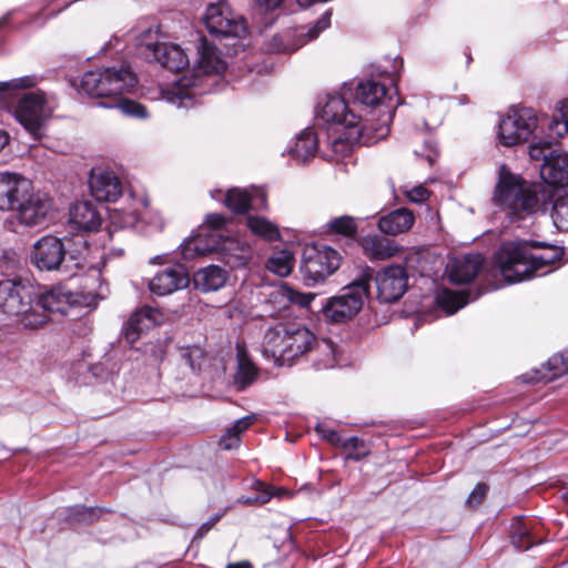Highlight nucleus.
I'll return each mask as SVG.
<instances>
[{"label":"nucleus","instance_id":"1","mask_svg":"<svg viewBox=\"0 0 568 568\" xmlns=\"http://www.w3.org/2000/svg\"><path fill=\"white\" fill-rule=\"evenodd\" d=\"M562 251L544 242L514 241L504 243L496 254L499 271L508 283H517L536 275L548 274L541 271L560 260Z\"/></svg>","mask_w":568,"mask_h":568},{"label":"nucleus","instance_id":"2","mask_svg":"<svg viewBox=\"0 0 568 568\" xmlns=\"http://www.w3.org/2000/svg\"><path fill=\"white\" fill-rule=\"evenodd\" d=\"M315 345L328 356L321 367L334 366L336 362L334 345L327 341L318 344L313 332L298 323H281L270 327L263 337L262 353L275 365H291L296 358L312 351Z\"/></svg>","mask_w":568,"mask_h":568},{"label":"nucleus","instance_id":"3","mask_svg":"<svg viewBox=\"0 0 568 568\" xmlns=\"http://www.w3.org/2000/svg\"><path fill=\"white\" fill-rule=\"evenodd\" d=\"M138 83L135 74L128 67H111L104 70L85 72L79 84V90L94 98H110L112 102H102L104 108H118L123 114L135 118H146V109L139 102L120 98Z\"/></svg>","mask_w":568,"mask_h":568},{"label":"nucleus","instance_id":"4","mask_svg":"<svg viewBox=\"0 0 568 568\" xmlns=\"http://www.w3.org/2000/svg\"><path fill=\"white\" fill-rule=\"evenodd\" d=\"M539 185L513 173L506 164H500L493 202L500 207L510 222H519L539 210Z\"/></svg>","mask_w":568,"mask_h":568},{"label":"nucleus","instance_id":"5","mask_svg":"<svg viewBox=\"0 0 568 568\" xmlns=\"http://www.w3.org/2000/svg\"><path fill=\"white\" fill-rule=\"evenodd\" d=\"M33 287L16 280L0 281V312L27 328H37L48 321V315L33 305Z\"/></svg>","mask_w":568,"mask_h":568},{"label":"nucleus","instance_id":"6","mask_svg":"<svg viewBox=\"0 0 568 568\" xmlns=\"http://www.w3.org/2000/svg\"><path fill=\"white\" fill-rule=\"evenodd\" d=\"M356 101L369 110L362 115L363 123L373 124L377 140L386 138L393 120L392 97L387 94L385 84L375 80L361 81L357 84Z\"/></svg>","mask_w":568,"mask_h":568},{"label":"nucleus","instance_id":"7","mask_svg":"<svg viewBox=\"0 0 568 568\" xmlns=\"http://www.w3.org/2000/svg\"><path fill=\"white\" fill-rule=\"evenodd\" d=\"M372 278L373 271L367 267L357 278L344 286L339 294L329 297L322 308L324 317L332 323L352 320L368 297Z\"/></svg>","mask_w":568,"mask_h":568},{"label":"nucleus","instance_id":"8","mask_svg":"<svg viewBox=\"0 0 568 568\" xmlns=\"http://www.w3.org/2000/svg\"><path fill=\"white\" fill-rule=\"evenodd\" d=\"M339 253L326 245L307 246L303 253L301 272L307 284H316L331 276L341 265Z\"/></svg>","mask_w":568,"mask_h":568},{"label":"nucleus","instance_id":"9","mask_svg":"<svg viewBox=\"0 0 568 568\" xmlns=\"http://www.w3.org/2000/svg\"><path fill=\"white\" fill-rule=\"evenodd\" d=\"M204 23L209 33L219 39L242 38L247 31L243 17L224 1L207 6Z\"/></svg>","mask_w":568,"mask_h":568},{"label":"nucleus","instance_id":"10","mask_svg":"<svg viewBox=\"0 0 568 568\" xmlns=\"http://www.w3.org/2000/svg\"><path fill=\"white\" fill-rule=\"evenodd\" d=\"M51 114L52 108L42 92L23 94L14 109L16 119L34 139L42 136V129Z\"/></svg>","mask_w":568,"mask_h":568},{"label":"nucleus","instance_id":"11","mask_svg":"<svg viewBox=\"0 0 568 568\" xmlns=\"http://www.w3.org/2000/svg\"><path fill=\"white\" fill-rule=\"evenodd\" d=\"M536 128L537 116L532 109L514 108L499 122V141L506 146L526 142Z\"/></svg>","mask_w":568,"mask_h":568},{"label":"nucleus","instance_id":"12","mask_svg":"<svg viewBox=\"0 0 568 568\" xmlns=\"http://www.w3.org/2000/svg\"><path fill=\"white\" fill-rule=\"evenodd\" d=\"M332 12H324L312 27L300 26L286 30L272 38L268 49L276 53H291L302 48L308 41L316 39L322 31L331 26Z\"/></svg>","mask_w":568,"mask_h":568},{"label":"nucleus","instance_id":"13","mask_svg":"<svg viewBox=\"0 0 568 568\" xmlns=\"http://www.w3.org/2000/svg\"><path fill=\"white\" fill-rule=\"evenodd\" d=\"M327 131V144L332 149V154L326 153L324 158L328 161H338L339 158L349 154L353 145L358 142L361 138L367 136L377 140L374 136L373 124L368 123Z\"/></svg>","mask_w":568,"mask_h":568},{"label":"nucleus","instance_id":"14","mask_svg":"<svg viewBox=\"0 0 568 568\" xmlns=\"http://www.w3.org/2000/svg\"><path fill=\"white\" fill-rule=\"evenodd\" d=\"M138 51L144 60L159 62L173 72L181 71L189 65L186 53L178 44L165 42L141 43Z\"/></svg>","mask_w":568,"mask_h":568},{"label":"nucleus","instance_id":"15","mask_svg":"<svg viewBox=\"0 0 568 568\" xmlns=\"http://www.w3.org/2000/svg\"><path fill=\"white\" fill-rule=\"evenodd\" d=\"M64 257L65 246L59 237L45 235L32 246L31 262L40 271L59 270Z\"/></svg>","mask_w":568,"mask_h":568},{"label":"nucleus","instance_id":"16","mask_svg":"<svg viewBox=\"0 0 568 568\" xmlns=\"http://www.w3.org/2000/svg\"><path fill=\"white\" fill-rule=\"evenodd\" d=\"M375 282L378 298L385 303H394L406 292L408 275L403 266L393 265L378 272Z\"/></svg>","mask_w":568,"mask_h":568},{"label":"nucleus","instance_id":"17","mask_svg":"<svg viewBox=\"0 0 568 568\" xmlns=\"http://www.w3.org/2000/svg\"><path fill=\"white\" fill-rule=\"evenodd\" d=\"M317 116L328 124L327 130L363 124L362 115L351 112L345 100L337 95L327 98Z\"/></svg>","mask_w":568,"mask_h":568},{"label":"nucleus","instance_id":"18","mask_svg":"<svg viewBox=\"0 0 568 568\" xmlns=\"http://www.w3.org/2000/svg\"><path fill=\"white\" fill-rule=\"evenodd\" d=\"M18 220L28 226L41 224L51 209L50 197L41 192H29L28 195L18 203Z\"/></svg>","mask_w":568,"mask_h":568},{"label":"nucleus","instance_id":"19","mask_svg":"<svg viewBox=\"0 0 568 568\" xmlns=\"http://www.w3.org/2000/svg\"><path fill=\"white\" fill-rule=\"evenodd\" d=\"M30 191L31 183L29 180L14 173H0V210L16 209Z\"/></svg>","mask_w":568,"mask_h":568},{"label":"nucleus","instance_id":"20","mask_svg":"<svg viewBox=\"0 0 568 568\" xmlns=\"http://www.w3.org/2000/svg\"><path fill=\"white\" fill-rule=\"evenodd\" d=\"M89 186L92 196L100 202H115L123 191L120 179L113 172L100 169L91 171Z\"/></svg>","mask_w":568,"mask_h":568},{"label":"nucleus","instance_id":"21","mask_svg":"<svg viewBox=\"0 0 568 568\" xmlns=\"http://www.w3.org/2000/svg\"><path fill=\"white\" fill-rule=\"evenodd\" d=\"M78 295L63 286H57L40 294L37 302H33V305L45 315V312L67 315L69 310L78 304Z\"/></svg>","mask_w":568,"mask_h":568},{"label":"nucleus","instance_id":"22","mask_svg":"<svg viewBox=\"0 0 568 568\" xmlns=\"http://www.w3.org/2000/svg\"><path fill=\"white\" fill-rule=\"evenodd\" d=\"M227 243L233 244V242L223 241L220 234L205 233L202 230L183 243L182 255L186 260H192L214 251L226 250Z\"/></svg>","mask_w":568,"mask_h":568},{"label":"nucleus","instance_id":"23","mask_svg":"<svg viewBox=\"0 0 568 568\" xmlns=\"http://www.w3.org/2000/svg\"><path fill=\"white\" fill-rule=\"evenodd\" d=\"M190 283L186 272L181 266H171L159 272L149 283L152 293L164 296L185 288Z\"/></svg>","mask_w":568,"mask_h":568},{"label":"nucleus","instance_id":"24","mask_svg":"<svg viewBox=\"0 0 568 568\" xmlns=\"http://www.w3.org/2000/svg\"><path fill=\"white\" fill-rule=\"evenodd\" d=\"M161 313L153 307L144 306L135 311L124 327V338L128 343H135L142 333L160 323Z\"/></svg>","mask_w":568,"mask_h":568},{"label":"nucleus","instance_id":"25","mask_svg":"<svg viewBox=\"0 0 568 568\" xmlns=\"http://www.w3.org/2000/svg\"><path fill=\"white\" fill-rule=\"evenodd\" d=\"M540 176L549 185H568V153L550 152L546 162L540 166Z\"/></svg>","mask_w":568,"mask_h":568},{"label":"nucleus","instance_id":"26","mask_svg":"<svg viewBox=\"0 0 568 568\" xmlns=\"http://www.w3.org/2000/svg\"><path fill=\"white\" fill-rule=\"evenodd\" d=\"M483 263L484 257L480 254H466L455 258L448 267L450 281L456 284L471 282L483 267Z\"/></svg>","mask_w":568,"mask_h":568},{"label":"nucleus","instance_id":"27","mask_svg":"<svg viewBox=\"0 0 568 568\" xmlns=\"http://www.w3.org/2000/svg\"><path fill=\"white\" fill-rule=\"evenodd\" d=\"M361 245L364 254L372 261L387 260L402 251L395 241L376 234L363 237Z\"/></svg>","mask_w":568,"mask_h":568},{"label":"nucleus","instance_id":"28","mask_svg":"<svg viewBox=\"0 0 568 568\" xmlns=\"http://www.w3.org/2000/svg\"><path fill=\"white\" fill-rule=\"evenodd\" d=\"M70 223L82 231H95L101 225V216L90 201H79L70 209Z\"/></svg>","mask_w":568,"mask_h":568},{"label":"nucleus","instance_id":"29","mask_svg":"<svg viewBox=\"0 0 568 568\" xmlns=\"http://www.w3.org/2000/svg\"><path fill=\"white\" fill-rule=\"evenodd\" d=\"M414 222L415 216L410 210L397 209L379 219L378 229L384 234L397 235L410 230Z\"/></svg>","mask_w":568,"mask_h":568},{"label":"nucleus","instance_id":"30","mask_svg":"<svg viewBox=\"0 0 568 568\" xmlns=\"http://www.w3.org/2000/svg\"><path fill=\"white\" fill-rule=\"evenodd\" d=\"M226 277L227 274L223 268L216 265H210L199 270L194 274V284L203 292L217 291L224 286Z\"/></svg>","mask_w":568,"mask_h":568},{"label":"nucleus","instance_id":"31","mask_svg":"<svg viewBox=\"0 0 568 568\" xmlns=\"http://www.w3.org/2000/svg\"><path fill=\"white\" fill-rule=\"evenodd\" d=\"M318 136L311 130H304L296 139L294 148L290 150V154L297 161L305 162L314 156L318 146Z\"/></svg>","mask_w":568,"mask_h":568},{"label":"nucleus","instance_id":"32","mask_svg":"<svg viewBox=\"0 0 568 568\" xmlns=\"http://www.w3.org/2000/svg\"><path fill=\"white\" fill-rule=\"evenodd\" d=\"M257 376V368L247 357L242 347H237V371L234 376V384L239 390L251 385Z\"/></svg>","mask_w":568,"mask_h":568},{"label":"nucleus","instance_id":"33","mask_svg":"<svg viewBox=\"0 0 568 568\" xmlns=\"http://www.w3.org/2000/svg\"><path fill=\"white\" fill-rule=\"evenodd\" d=\"M199 68L204 73H221L226 69L225 61L220 57L215 47L202 41L200 50Z\"/></svg>","mask_w":568,"mask_h":568},{"label":"nucleus","instance_id":"34","mask_svg":"<svg viewBox=\"0 0 568 568\" xmlns=\"http://www.w3.org/2000/svg\"><path fill=\"white\" fill-rule=\"evenodd\" d=\"M146 203L144 200L140 199L134 201L132 207L125 209H114L111 213L112 223L119 225L120 227H131L134 226L141 216V207L145 206Z\"/></svg>","mask_w":568,"mask_h":568},{"label":"nucleus","instance_id":"35","mask_svg":"<svg viewBox=\"0 0 568 568\" xmlns=\"http://www.w3.org/2000/svg\"><path fill=\"white\" fill-rule=\"evenodd\" d=\"M294 266V255L288 250L274 252L267 260L266 267L270 272L278 276H287Z\"/></svg>","mask_w":568,"mask_h":568},{"label":"nucleus","instance_id":"36","mask_svg":"<svg viewBox=\"0 0 568 568\" xmlns=\"http://www.w3.org/2000/svg\"><path fill=\"white\" fill-rule=\"evenodd\" d=\"M246 225L253 234L264 240L274 241L280 237L278 227L265 217L248 216L246 219Z\"/></svg>","mask_w":568,"mask_h":568},{"label":"nucleus","instance_id":"37","mask_svg":"<svg viewBox=\"0 0 568 568\" xmlns=\"http://www.w3.org/2000/svg\"><path fill=\"white\" fill-rule=\"evenodd\" d=\"M253 419V416H246L237 419L235 424L221 437L219 443L220 446L226 450L237 447L240 443V435L250 427Z\"/></svg>","mask_w":568,"mask_h":568},{"label":"nucleus","instance_id":"38","mask_svg":"<svg viewBox=\"0 0 568 568\" xmlns=\"http://www.w3.org/2000/svg\"><path fill=\"white\" fill-rule=\"evenodd\" d=\"M467 297L463 292L442 290L437 295L438 305L448 314H454L467 304Z\"/></svg>","mask_w":568,"mask_h":568},{"label":"nucleus","instance_id":"39","mask_svg":"<svg viewBox=\"0 0 568 568\" xmlns=\"http://www.w3.org/2000/svg\"><path fill=\"white\" fill-rule=\"evenodd\" d=\"M251 193L247 190L232 189L225 197L226 206L235 213H244L251 206Z\"/></svg>","mask_w":568,"mask_h":568},{"label":"nucleus","instance_id":"40","mask_svg":"<svg viewBox=\"0 0 568 568\" xmlns=\"http://www.w3.org/2000/svg\"><path fill=\"white\" fill-rule=\"evenodd\" d=\"M537 541L534 540L528 528L521 520L517 519L511 525V544L515 548L519 550H528Z\"/></svg>","mask_w":568,"mask_h":568},{"label":"nucleus","instance_id":"41","mask_svg":"<svg viewBox=\"0 0 568 568\" xmlns=\"http://www.w3.org/2000/svg\"><path fill=\"white\" fill-rule=\"evenodd\" d=\"M549 129L559 136L568 132V99L558 102Z\"/></svg>","mask_w":568,"mask_h":568},{"label":"nucleus","instance_id":"42","mask_svg":"<svg viewBox=\"0 0 568 568\" xmlns=\"http://www.w3.org/2000/svg\"><path fill=\"white\" fill-rule=\"evenodd\" d=\"M276 294L288 303L296 304L302 307L308 306L315 297L312 293H301L286 284L281 285L276 290Z\"/></svg>","mask_w":568,"mask_h":568},{"label":"nucleus","instance_id":"43","mask_svg":"<svg viewBox=\"0 0 568 568\" xmlns=\"http://www.w3.org/2000/svg\"><path fill=\"white\" fill-rule=\"evenodd\" d=\"M551 217L558 230L568 232V192L555 201Z\"/></svg>","mask_w":568,"mask_h":568},{"label":"nucleus","instance_id":"44","mask_svg":"<svg viewBox=\"0 0 568 568\" xmlns=\"http://www.w3.org/2000/svg\"><path fill=\"white\" fill-rule=\"evenodd\" d=\"M328 226L332 231L345 236H351L357 231L354 219L347 215L331 220Z\"/></svg>","mask_w":568,"mask_h":568},{"label":"nucleus","instance_id":"45","mask_svg":"<svg viewBox=\"0 0 568 568\" xmlns=\"http://www.w3.org/2000/svg\"><path fill=\"white\" fill-rule=\"evenodd\" d=\"M550 372L549 378H556L568 372V352L556 354L547 362Z\"/></svg>","mask_w":568,"mask_h":568},{"label":"nucleus","instance_id":"46","mask_svg":"<svg viewBox=\"0 0 568 568\" xmlns=\"http://www.w3.org/2000/svg\"><path fill=\"white\" fill-rule=\"evenodd\" d=\"M36 85V78L26 75L10 81L0 82V92H6L13 89H27Z\"/></svg>","mask_w":568,"mask_h":568},{"label":"nucleus","instance_id":"47","mask_svg":"<svg viewBox=\"0 0 568 568\" xmlns=\"http://www.w3.org/2000/svg\"><path fill=\"white\" fill-rule=\"evenodd\" d=\"M179 354L181 359L193 369L195 367V359L202 356V349L197 346H185L179 349Z\"/></svg>","mask_w":568,"mask_h":568},{"label":"nucleus","instance_id":"48","mask_svg":"<svg viewBox=\"0 0 568 568\" xmlns=\"http://www.w3.org/2000/svg\"><path fill=\"white\" fill-rule=\"evenodd\" d=\"M225 222H226V220L223 215L217 214V213H212L206 216V220H205L206 226L203 227L202 230H204L205 233L217 234V232L221 231L222 227L224 226Z\"/></svg>","mask_w":568,"mask_h":568},{"label":"nucleus","instance_id":"49","mask_svg":"<svg viewBox=\"0 0 568 568\" xmlns=\"http://www.w3.org/2000/svg\"><path fill=\"white\" fill-rule=\"evenodd\" d=\"M557 150H551L548 143H537L529 146V156L532 160L539 161L544 160L546 162L550 152H556Z\"/></svg>","mask_w":568,"mask_h":568},{"label":"nucleus","instance_id":"50","mask_svg":"<svg viewBox=\"0 0 568 568\" xmlns=\"http://www.w3.org/2000/svg\"><path fill=\"white\" fill-rule=\"evenodd\" d=\"M252 200L251 204L256 209H265L267 206V195L266 192L261 187H253L250 192Z\"/></svg>","mask_w":568,"mask_h":568},{"label":"nucleus","instance_id":"51","mask_svg":"<svg viewBox=\"0 0 568 568\" xmlns=\"http://www.w3.org/2000/svg\"><path fill=\"white\" fill-rule=\"evenodd\" d=\"M406 195L410 202L423 203L428 199V191L424 186H415Z\"/></svg>","mask_w":568,"mask_h":568},{"label":"nucleus","instance_id":"52","mask_svg":"<svg viewBox=\"0 0 568 568\" xmlns=\"http://www.w3.org/2000/svg\"><path fill=\"white\" fill-rule=\"evenodd\" d=\"M487 493V486L485 484H477L470 493L467 503L469 505H478Z\"/></svg>","mask_w":568,"mask_h":568},{"label":"nucleus","instance_id":"53","mask_svg":"<svg viewBox=\"0 0 568 568\" xmlns=\"http://www.w3.org/2000/svg\"><path fill=\"white\" fill-rule=\"evenodd\" d=\"M316 432L322 436V438L326 439L332 444H338L341 438L336 430L326 428L324 425L318 424L316 426Z\"/></svg>","mask_w":568,"mask_h":568},{"label":"nucleus","instance_id":"54","mask_svg":"<svg viewBox=\"0 0 568 568\" xmlns=\"http://www.w3.org/2000/svg\"><path fill=\"white\" fill-rule=\"evenodd\" d=\"M222 516H223V514H217L214 517H212L210 520H207L206 523L202 524L197 528L194 539L203 538L210 531V529L221 519Z\"/></svg>","mask_w":568,"mask_h":568},{"label":"nucleus","instance_id":"55","mask_svg":"<svg viewBox=\"0 0 568 568\" xmlns=\"http://www.w3.org/2000/svg\"><path fill=\"white\" fill-rule=\"evenodd\" d=\"M426 148H427L426 152L415 151V153L417 155L425 158L429 164H433L436 161L437 154H438L436 145L433 142L427 141Z\"/></svg>","mask_w":568,"mask_h":568},{"label":"nucleus","instance_id":"56","mask_svg":"<svg viewBox=\"0 0 568 568\" xmlns=\"http://www.w3.org/2000/svg\"><path fill=\"white\" fill-rule=\"evenodd\" d=\"M283 1L284 0H255V3L260 9L272 11L278 8Z\"/></svg>","mask_w":568,"mask_h":568},{"label":"nucleus","instance_id":"57","mask_svg":"<svg viewBox=\"0 0 568 568\" xmlns=\"http://www.w3.org/2000/svg\"><path fill=\"white\" fill-rule=\"evenodd\" d=\"M178 84L181 88L194 87V85H196V79L190 80V79L183 77L182 79L179 80Z\"/></svg>","mask_w":568,"mask_h":568},{"label":"nucleus","instance_id":"58","mask_svg":"<svg viewBox=\"0 0 568 568\" xmlns=\"http://www.w3.org/2000/svg\"><path fill=\"white\" fill-rule=\"evenodd\" d=\"M226 568H251V564L248 561H240L234 564H229Z\"/></svg>","mask_w":568,"mask_h":568},{"label":"nucleus","instance_id":"59","mask_svg":"<svg viewBox=\"0 0 568 568\" xmlns=\"http://www.w3.org/2000/svg\"><path fill=\"white\" fill-rule=\"evenodd\" d=\"M9 143V135L0 130V151Z\"/></svg>","mask_w":568,"mask_h":568},{"label":"nucleus","instance_id":"60","mask_svg":"<svg viewBox=\"0 0 568 568\" xmlns=\"http://www.w3.org/2000/svg\"><path fill=\"white\" fill-rule=\"evenodd\" d=\"M357 443H358V438L357 437H351L349 439H347V442L344 444V446L356 447Z\"/></svg>","mask_w":568,"mask_h":568},{"label":"nucleus","instance_id":"61","mask_svg":"<svg viewBox=\"0 0 568 568\" xmlns=\"http://www.w3.org/2000/svg\"><path fill=\"white\" fill-rule=\"evenodd\" d=\"M85 513L89 515H93V514H95V509L89 508V509H85Z\"/></svg>","mask_w":568,"mask_h":568},{"label":"nucleus","instance_id":"62","mask_svg":"<svg viewBox=\"0 0 568 568\" xmlns=\"http://www.w3.org/2000/svg\"><path fill=\"white\" fill-rule=\"evenodd\" d=\"M8 17H3L0 19V27L6 23Z\"/></svg>","mask_w":568,"mask_h":568},{"label":"nucleus","instance_id":"63","mask_svg":"<svg viewBox=\"0 0 568 568\" xmlns=\"http://www.w3.org/2000/svg\"><path fill=\"white\" fill-rule=\"evenodd\" d=\"M165 99H166V100H169V101H171V102H173V98H171V97H170V93H169V92L166 93Z\"/></svg>","mask_w":568,"mask_h":568},{"label":"nucleus","instance_id":"64","mask_svg":"<svg viewBox=\"0 0 568 568\" xmlns=\"http://www.w3.org/2000/svg\"><path fill=\"white\" fill-rule=\"evenodd\" d=\"M273 496H274V493H271V494L268 495V497H266V499H265L264 501L270 500V498H272Z\"/></svg>","mask_w":568,"mask_h":568}]
</instances>
